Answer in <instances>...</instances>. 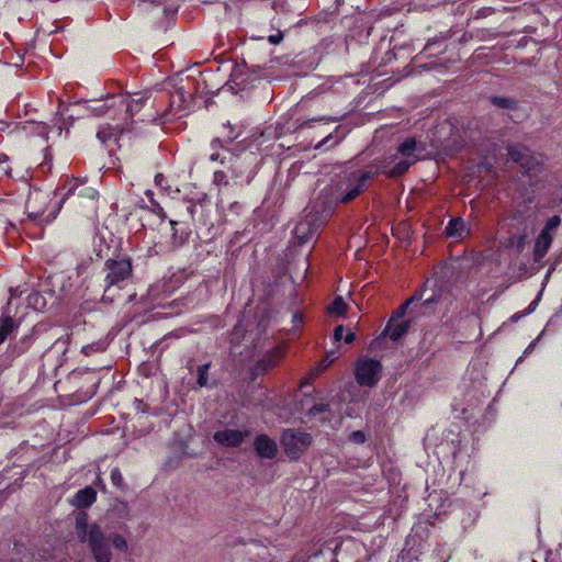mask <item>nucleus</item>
<instances>
[{"label":"nucleus","instance_id":"6ab92c4d","mask_svg":"<svg viewBox=\"0 0 562 562\" xmlns=\"http://www.w3.org/2000/svg\"><path fill=\"white\" fill-rule=\"evenodd\" d=\"M417 161V158H404L396 162L393 168H391L386 175L390 178H396L402 175H404L412 165H414Z\"/></svg>","mask_w":562,"mask_h":562},{"label":"nucleus","instance_id":"603ef678","mask_svg":"<svg viewBox=\"0 0 562 562\" xmlns=\"http://www.w3.org/2000/svg\"><path fill=\"white\" fill-rule=\"evenodd\" d=\"M7 206V203L3 201H0V207Z\"/></svg>","mask_w":562,"mask_h":562},{"label":"nucleus","instance_id":"aec40b11","mask_svg":"<svg viewBox=\"0 0 562 562\" xmlns=\"http://www.w3.org/2000/svg\"><path fill=\"white\" fill-rule=\"evenodd\" d=\"M116 98V95H111L103 101H95L92 105L89 106L90 112L94 115H104L111 109L117 108V105H112V99Z\"/></svg>","mask_w":562,"mask_h":562},{"label":"nucleus","instance_id":"8fccbe9b","mask_svg":"<svg viewBox=\"0 0 562 562\" xmlns=\"http://www.w3.org/2000/svg\"><path fill=\"white\" fill-rule=\"evenodd\" d=\"M170 225H171V228H172V231H173V236H176V234H177V231H176L177 222L171 220V221H170Z\"/></svg>","mask_w":562,"mask_h":562},{"label":"nucleus","instance_id":"f03ea898","mask_svg":"<svg viewBox=\"0 0 562 562\" xmlns=\"http://www.w3.org/2000/svg\"><path fill=\"white\" fill-rule=\"evenodd\" d=\"M305 211L306 214L296 223L293 231L294 238L299 245L306 244L329 215V212L318 201H315Z\"/></svg>","mask_w":562,"mask_h":562},{"label":"nucleus","instance_id":"cd10ccee","mask_svg":"<svg viewBox=\"0 0 562 562\" xmlns=\"http://www.w3.org/2000/svg\"><path fill=\"white\" fill-rule=\"evenodd\" d=\"M539 165V160L532 154H530L529 157L520 165V167L528 175H535L538 171Z\"/></svg>","mask_w":562,"mask_h":562},{"label":"nucleus","instance_id":"58836bf2","mask_svg":"<svg viewBox=\"0 0 562 562\" xmlns=\"http://www.w3.org/2000/svg\"><path fill=\"white\" fill-rule=\"evenodd\" d=\"M344 330H345V328L341 325H339V326H337L335 328V330H334V339L336 341H339V340H341L344 338Z\"/></svg>","mask_w":562,"mask_h":562},{"label":"nucleus","instance_id":"a211bd4d","mask_svg":"<svg viewBox=\"0 0 562 562\" xmlns=\"http://www.w3.org/2000/svg\"><path fill=\"white\" fill-rule=\"evenodd\" d=\"M446 235L452 238H462L465 233V224L462 218H451L446 226Z\"/></svg>","mask_w":562,"mask_h":562},{"label":"nucleus","instance_id":"dca6fc26","mask_svg":"<svg viewBox=\"0 0 562 562\" xmlns=\"http://www.w3.org/2000/svg\"><path fill=\"white\" fill-rule=\"evenodd\" d=\"M76 535L80 542H86L89 535L90 526H88V515L83 512L76 516Z\"/></svg>","mask_w":562,"mask_h":562},{"label":"nucleus","instance_id":"c756f323","mask_svg":"<svg viewBox=\"0 0 562 562\" xmlns=\"http://www.w3.org/2000/svg\"><path fill=\"white\" fill-rule=\"evenodd\" d=\"M210 363H204L198 368L196 383L200 387L207 384Z\"/></svg>","mask_w":562,"mask_h":562},{"label":"nucleus","instance_id":"a878e982","mask_svg":"<svg viewBox=\"0 0 562 562\" xmlns=\"http://www.w3.org/2000/svg\"><path fill=\"white\" fill-rule=\"evenodd\" d=\"M338 358V353L336 351H330L326 355V358L318 363L315 368L312 370V374L317 376L321 373L324 372L326 368H328L336 359Z\"/></svg>","mask_w":562,"mask_h":562},{"label":"nucleus","instance_id":"3c124183","mask_svg":"<svg viewBox=\"0 0 562 562\" xmlns=\"http://www.w3.org/2000/svg\"><path fill=\"white\" fill-rule=\"evenodd\" d=\"M4 160H7V155H2V156H0V162H2V161H4Z\"/></svg>","mask_w":562,"mask_h":562},{"label":"nucleus","instance_id":"f3484780","mask_svg":"<svg viewBox=\"0 0 562 562\" xmlns=\"http://www.w3.org/2000/svg\"><path fill=\"white\" fill-rule=\"evenodd\" d=\"M507 154L513 161L520 166L529 157L531 151L522 145H508Z\"/></svg>","mask_w":562,"mask_h":562},{"label":"nucleus","instance_id":"4468645a","mask_svg":"<svg viewBox=\"0 0 562 562\" xmlns=\"http://www.w3.org/2000/svg\"><path fill=\"white\" fill-rule=\"evenodd\" d=\"M551 244H552L551 234H548L547 231H541V233L538 235L536 243H535V248H533L535 261H540L546 256Z\"/></svg>","mask_w":562,"mask_h":562},{"label":"nucleus","instance_id":"412c9836","mask_svg":"<svg viewBox=\"0 0 562 562\" xmlns=\"http://www.w3.org/2000/svg\"><path fill=\"white\" fill-rule=\"evenodd\" d=\"M528 234L526 232V227L522 229V233L516 235H512L507 240V246L515 249L517 252H521L525 249L527 244Z\"/></svg>","mask_w":562,"mask_h":562},{"label":"nucleus","instance_id":"4c0bfd02","mask_svg":"<svg viewBox=\"0 0 562 562\" xmlns=\"http://www.w3.org/2000/svg\"><path fill=\"white\" fill-rule=\"evenodd\" d=\"M214 183L216 186H221V184L226 186L228 183L224 171H215L214 172Z\"/></svg>","mask_w":562,"mask_h":562},{"label":"nucleus","instance_id":"b1692460","mask_svg":"<svg viewBox=\"0 0 562 562\" xmlns=\"http://www.w3.org/2000/svg\"><path fill=\"white\" fill-rule=\"evenodd\" d=\"M14 323L10 315H3L0 318V344H2L8 335L13 330Z\"/></svg>","mask_w":562,"mask_h":562},{"label":"nucleus","instance_id":"bb28decb","mask_svg":"<svg viewBox=\"0 0 562 562\" xmlns=\"http://www.w3.org/2000/svg\"><path fill=\"white\" fill-rule=\"evenodd\" d=\"M225 127L229 130V133L227 134V136L225 137L224 140H222L218 137L213 139L211 143L212 149L216 150L220 147H224V143H226V144L232 143L234 139H236L238 137V134L233 132V127L231 126L229 123H227V125H225Z\"/></svg>","mask_w":562,"mask_h":562},{"label":"nucleus","instance_id":"5fc2aeb1","mask_svg":"<svg viewBox=\"0 0 562 562\" xmlns=\"http://www.w3.org/2000/svg\"><path fill=\"white\" fill-rule=\"evenodd\" d=\"M322 119H312L311 122L321 121Z\"/></svg>","mask_w":562,"mask_h":562},{"label":"nucleus","instance_id":"9b49d317","mask_svg":"<svg viewBox=\"0 0 562 562\" xmlns=\"http://www.w3.org/2000/svg\"><path fill=\"white\" fill-rule=\"evenodd\" d=\"M254 447L257 454L263 459H273L278 453L276 441L265 434L258 435L255 438Z\"/></svg>","mask_w":562,"mask_h":562},{"label":"nucleus","instance_id":"72a5a7b5","mask_svg":"<svg viewBox=\"0 0 562 562\" xmlns=\"http://www.w3.org/2000/svg\"><path fill=\"white\" fill-rule=\"evenodd\" d=\"M111 481H112L113 485H115L116 487H119V488L123 487V485H124L123 475L119 468L112 469Z\"/></svg>","mask_w":562,"mask_h":562},{"label":"nucleus","instance_id":"6e6552de","mask_svg":"<svg viewBox=\"0 0 562 562\" xmlns=\"http://www.w3.org/2000/svg\"><path fill=\"white\" fill-rule=\"evenodd\" d=\"M249 435L250 432L248 430L224 429L216 431L213 435V439L222 447L237 448Z\"/></svg>","mask_w":562,"mask_h":562},{"label":"nucleus","instance_id":"4be33fe9","mask_svg":"<svg viewBox=\"0 0 562 562\" xmlns=\"http://www.w3.org/2000/svg\"><path fill=\"white\" fill-rule=\"evenodd\" d=\"M417 147V142L414 137L406 138L398 145L397 151L404 156V158H417L414 151Z\"/></svg>","mask_w":562,"mask_h":562},{"label":"nucleus","instance_id":"6e6d98bb","mask_svg":"<svg viewBox=\"0 0 562 562\" xmlns=\"http://www.w3.org/2000/svg\"><path fill=\"white\" fill-rule=\"evenodd\" d=\"M530 348H532V345H529V347L526 348V351H529Z\"/></svg>","mask_w":562,"mask_h":562},{"label":"nucleus","instance_id":"1a4fd4ad","mask_svg":"<svg viewBox=\"0 0 562 562\" xmlns=\"http://www.w3.org/2000/svg\"><path fill=\"white\" fill-rule=\"evenodd\" d=\"M98 195V192L90 188L85 186L83 182H79L78 180H71L68 183V189L65 195L63 196L60 203H64L68 199H81V198H88L90 200H94Z\"/></svg>","mask_w":562,"mask_h":562},{"label":"nucleus","instance_id":"13d9d810","mask_svg":"<svg viewBox=\"0 0 562 562\" xmlns=\"http://www.w3.org/2000/svg\"><path fill=\"white\" fill-rule=\"evenodd\" d=\"M530 348H532V345H529V347L526 348V351H529Z\"/></svg>","mask_w":562,"mask_h":562},{"label":"nucleus","instance_id":"4d7b16f0","mask_svg":"<svg viewBox=\"0 0 562 562\" xmlns=\"http://www.w3.org/2000/svg\"><path fill=\"white\" fill-rule=\"evenodd\" d=\"M530 348H532V345H529V347L526 348V351H529Z\"/></svg>","mask_w":562,"mask_h":562},{"label":"nucleus","instance_id":"7c9ffc66","mask_svg":"<svg viewBox=\"0 0 562 562\" xmlns=\"http://www.w3.org/2000/svg\"><path fill=\"white\" fill-rule=\"evenodd\" d=\"M347 305L344 302L341 296H338L334 300V302L329 306L330 313H336L338 315H344L346 312Z\"/></svg>","mask_w":562,"mask_h":562},{"label":"nucleus","instance_id":"79ce46f5","mask_svg":"<svg viewBox=\"0 0 562 562\" xmlns=\"http://www.w3.org/2000/svg\"><path fill=\"white\" fill-rule=\"evenodd\" d=\"M268 40H269V42L271 44L277 45L282 40V35L281 34H279V35H270Z\"/></svg>","mask_w":562,"mask_h":562},{"label":"nucleus","instance_id":"2eb2a0df","mask_svg":"<svg viewBox=\"0 0 562 562\" xmlns=\"http://www.w3.org/2000/svg\"><path fill=\"white\" fill-rule=\"evenodd\" d=\"M95 491L91 486H87L76 493L74 504L78 508H86L95 502Z\"/></svg>","mask_w":562,"mask_h":562},{"label":"nucleus","instance_id":"20e7f679","mask_svg":"<svg viewBox=\"0 0 562 562\" xmlns=\"http://www.w3.org/2000/svg\"><path fill=\"white\" fill-rule=\"evenodd\" d=\"M280 441L286 456L296 460L311 446L312 437L304 431L284 429Z\"/></svg>","mask_w":562,"mask_h":562},{"label":"nucleus","instance_id":"de8ad7c7","mask_svg":"<svg viewBox=\"0 0 562 562\" xmlns=\"http://www.w3.org/2000/svg\"><path fill=\"white\" fill-rule=\"evenodd\" d=\"M210 159L213 161H216L220 159V154L217 151H214L211 154Z\"/></svg>","mask_w":562,"mask_h":562},{"label":"nucleus","instance_id":"c85d7f7f","mask_svg":"<svg viewBox=\"0 0 562 562\" xmlns=\"http://www.w3.org/2000/svg\"><path fill=\"white\" fill-rule=\"evenodd\" d=\"M105 349H106V344L104 341L99 340V341H95V342H92V344L83 346L81 351L86 356H90V355L95 353V352H102Z\"/></svg>","mask_w":562,"mask_h":562},{"label":"nucleus","instance_id":"f257e3e1","mask_svg":"<svg viewBox=\"0 0 562 562\" xmlns=\"http://www.w3.org/2000/svg\"><path fill=\"white\" fill-rule=\"evenodd\" d=\"M383 170L379 167L375 170L352 171L344 173L330 187L323 192L329 194L327 202L322 205L330 213L334 205L338 203H349L368 188V181Z\"/></svg>","mask_w":562,"mask_h":562},{"label":"nucleus","instance_id":"e433bc0d","mask_svg":"<svg viewBox=\"0 0 562 562\" xmlns=\"http://www.w3.org/2000/svg\"><path fill=\"white\" fill-rule=\"evenodd\" d=\"M349 440L355 443H363L366 441V435L361 430H356L349 435Z\"/></svg>","mask_w":562,"mask_h":562},{"label":"nucleus","instance_id":"49530a36","mask_svg":"<svg viewBox=\"0 0 562 562\" xmlns=\"http://www.w3.org/2000/svg\"><path fill=\"white\" fill-rule=\"evenodd\" d=\"M422 299L420 294H414L412 297H409L407 301H411V304L415 301H419Z\"/></svg>","mask_w":562,"mask_h":562},{"label":"nucleus","instance_id":"f8f14e48","mask_svg":"<svg viewBox=\"0 0 562 562\" xmlns=\"http://www.w3.org/2000/svg\"><path fill=\"white\" fill-rule=\"evenodd\" d=\"M136 95H138V98L136 99L126 95H116V98L112 99V105H117V109L120 111L124 110L126 114H130L132 116L142 108L144 102L143 95H139V93H137Z\"/></svg>","mask_w":562,"mask_h":562},{"label":"nucleus","instance_id":"ea45409f","mask_svg":"<svg viewBox=\"0 0 562 562\" xmlns=\"http://www.w3.org/2000/svg\"><path fill=\"white\" fill-rule=\"evenodd\" d=\"M41 301L43 302V305L42 307H44V297L42 295H40L38 293H35L33 295L30 296V303H33L37 306V304H41Z\"/></svg>","mask_w":562,"mask_h":562},{"label":"nucleus","instance_id":"39448f33","mask_svg":"<svg viewBox=\"0 0 562 562\" xmlns=\"http://www.w3.org/2000/svg\"><path fill=\"white\" fill-rule=\"evenodd\" d=\"M95 562H111L110 539L98 525H91L87 541Z\"/></svg>","mask_w":562,"mask_h":562},{"label":"nucleus","instance_id":"2f4dec72","mask_svg":"<svg viewBox=\"0 0 562 562\" xmlns=\"http://www.w3.org/2000/svg\"><path fill=\"white\" fill-rule=\"evenodd\" d=\"M106 537H109L110 543H112L114 546V548L122 550V551L127 549V542L122 536L115 535V533H110V535H106Z\"/></svg>","mask_w":562,"mask_h":562},{"label":"nucleus","instance_id":"c03bdc74","mask_svg":"<svg viewBox=\"0 0 562 562\" xmlns=\"http://www.w3.org/2000/svg\"><path fill=\"white\" fill-rule=\"evenodd\" d=\"M155 213L161 218V220H165L166 218V213L164 212L162 207L157 205L156 210H155Z\"/></svg>","mask_w":562,"mask_h":562},{"label":"nucleus","instance_id":"09e8293b","mask_svg":"<svg viewBox=\"0 0 562 562\" xmlns=\"http://www.w3.org/2000/svg\"><path fill=\"white\" fill-rule=\"evenodd\" d=\"M520 220L522 221L524 218L521 217V215H520V213H519V212H516V213L513 215V221L520 222Z\"/></svg>","mask_w":562,"mask_h":562},{"label":"nucleus","instance_id":"393cba45","mask_svg":"<svg viewBox=\"0 0 562 562\" xmlns=\"http://www.w3.org/2000/svg\"><path fill=\"white\" fill-rule=\"evenodd\" d=\"M491 102L494 106L499 109L515 110L518 108V102L512 98L492 97Z\"/></svg>","mask_w":562,"mask_h":562},{"label":"nucleus","instance_id":"a19ab883","mask_svg":"<svg viewBox=\"0 0 562 562\" xmlns=\"http://www.w3.org/2000/svg\"><path fill=\"white\" fill-rule=\"evenodd\" d=\"M19 295H21V291L18 288H11L10 289V299H9L7 305L10 306L11 300L14 297H18ZM7 308L9 310V307H7Z\"/></svg>","mask_w":562,"mask_h":562},{"label":"nucleus","instance_id":"a18cd8bd","mask_svg":"<svg viewBox=\"0 0 562 562\" xmlns=\"http://www.w3.org/2000/svg\"><path fill=\"white\" fill-rule=\"evenodd\" d=\"M331 138V135H328L327 137H325L322 142H319L317 145H316V148H321L323 145H325L329 139Z\"/></svg>","mask_w":562,"mask_h":562},{"label":"nucleus","instance_id":"423d86ee","mask_svg":"<svg viewBox=\"0 0 562 562\" xmlns=\"http://www.w3.org/2000/svg\"><path fill=\"white\" fill-rule=\"evenodd\" d=\"M105 268L108 271L104 280L105 291L111 286L126 280L132 274V263L128 258L106 260Z\"/></svg>","mask_w":562,"mask_h":562},{"label":"nucleus","instance_id":"37998d69","mask_svg":"<svg viewBox=\"0 0 562 562\" xmlns=\"http://www.w3.org/2000/svg\"><path fill=\"white\" fill-rule=\"evenodd\" d=\"M356 339V335L355 333H348L345 337H344V340L346 344H351Z\"/></svg>","mask_w":562,"mask_h":562},{"label":"nucleus","instance_id":"c9c22d12","mask_svg":"<svg viewBox=\"0 0 562 562\" xmlns=\"http://www.w3.org/2000/svg\"><path fill=\"white\" fill-rule=\"evenodd\" d=\"M561 223V218L558 215L552 216L546 223V226L542 231H547L550 234L551 231L557 229Z\"/></svg>","mask_w":562,"mask_h":562},{"label":"nucleus","instance_id":"f704fd0d","mask_svg":"<svg viewBox=\"0 0 562 562\" xmlns=\"http://www.w3.org/2000/svg\"><path fill=\"white\" fill-rule=\"evenodd\" d=\"M329 411V404H326V403H319V404H315L313 405L310 409H308V415L311 416H316L318 414H322V413H325V412H328Z\"/></svg>","mask_w":562,"mask_h":562},{"label":"nucleus","instance_id":"864d4df0","mask_svg":"<svg viewBox=\"0 0 562 562\" xmlns=\"http://www.w3.org/2000/svg\"><path fill=\"white\" fill-rule=\"evenodd\" d=\"M432 301H434L432 299H428V300H426V301H425V303H424V304H426V305H427V304H429V303H430V302H432Z\"/></svg>","mask_w":562,"mask_h":562},{"label":"nucleus","instance_id":"7ed1b4c3","mask_svg":"<svg viewBox=\"0 0 562 562\" xmlns=\"http://www.w3.org/2000/svg\"><path fill=\"white\" fill-rule=\"evenodd\" d=\"M382 364L379 360L362 357L355 366L356 381L360 386L373 387L381 379Z\"/></svg>","mask_w":562,"mask_h":562},{"label":"nucleus","instance_id":"9d476101","mask_svg":"<svg viewBox=\"0 0 562 562\" xmlns=\"http://www.w3.org/2000/svg\"><path fill=\"white\" fill-rule=\"evenodd\" d=\"M409 326V321L389 319L385 328L376 338V341L385 337H389L393 341H397L407 333Z\"/></svg>","mask_w":562,"mask_h":562},{"label":"nucleus","instance_id":"5701e85b","mask_svg":"<svg viewBox=\"0 0 562 562\" xmlns=\"http://www.w3.org/2000/svg\"><path fill=\"white\" fill-rule=\"evenodd\" d=\"M280 353L278 352L277 356L270 355L265 357L262 360L258 361L255 369L258 373H265L268 370L274 368L279 361Z\"/></svg>","mask_w":562,"mask_h":562},{"label":"nucleus","instance_id":"0eeeda50","mask_svg":"<svg viewBox=\"0 0 562 562\" xmlns=\"http://www.w3.org/2000/svg\"><path fill=\"white\" fill-rule=\"evenodd\" d=\"M50 196L48 192L40 189H32L29 192L27 200L25 203V210L27 217L32 221H37L44 215Z\"/></svg>","mask_w":562,"mask_h":562},{"label":"nucleus","instance_id":"473e14b6","mask_svg":"<svg viewBox=\"0 0 562 562\" xmlns=\"http://www.w3.org/2000/svg\"><path fill=\"white\" fill-rule=\"evenodd\" d=\"M411 305V301L404 302L401 306L396 308V311L392 314L390 319L403 321V317L406 314L407 307Z\"/></svg>","mask_w":562,"mask_h":562},{"label":"nucleus","instance_id":"ddd939ff","mask_svg":"<svg viewBox=\"0 0 562 562\" xmlns=\"http://www.w3.org/2000/svg\"><path fill=\"white\" fill-rule=\"evenodd\" d=\"M130 131L125 127L112 126L110 124L101 125L98 130L97 137L103 145H110L112 142H116L117 135H122L124 132Z\"/></svg>","mask_w":562,"mask_h":562}]
</instances>
